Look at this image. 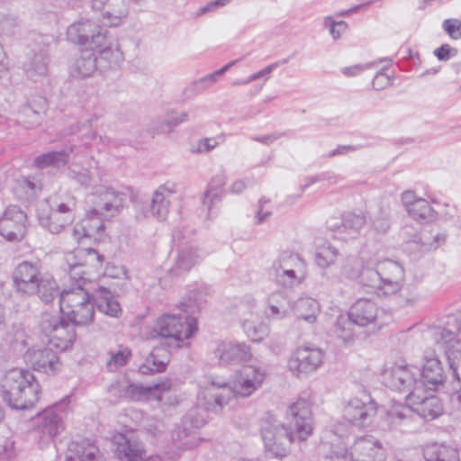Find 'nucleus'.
Instances as JSON below:
<instances>
[{
    "instance_id": "obj_8",
    "label": "nucleus",
    "mask_w": 461,
    "mask_h": 461,
    "mask_svg": "<svg viewBox=\"0 0 461 461\" xmlns=\"http://www.w3.org/2000/svg\"><path fill=\"white\" fill-rule=\"evenodd\" d=\"M434 339L443 348L453 380L456 382V384H453L451 401L461 404V380L457 371L461 361V339H457L454 332L440 328L435 330Z\"/></svg>"
},
{
    "instance_id": "obj_18",
    "label": "nucleus",
    "mask_w": 461,
    "mask_h": 461,
    "mask_svg": "<svg viewBox=\"0 0 461 461\" xmlns=\"http://www.w3.org/2000/svg\"><path fill=\"white\" fill-rule=\"evenodd\" d=\"M380 273V291L384 295H391L398 293L404 283V268L402 266L392 259H383L377 262Z\"/></svg>"
},
{
    "instance_id": "obj_21",
    "label": "nucleus",
    "mask_w": 461,
    "mask_h": 461,
    "mask_svg": "<svg viewBox=\"0 0 461 461\" xmlns=\"http://www.w3.org/2000/svg\"><path fill=\"white\" fill-rule=\"evenodd\" d=\"M348 316L356 325L365 327L371 323L382 326L384 321H380V314L385 315V312L379 309L375 303L369 299L360 298L357 300L348 311Z\"/></svg>"
},
{
    "instance_id": "obj_61",
    "label": "nucleus",
    "mask_w": 461,
    "mask_h": 461,
    "mask_svg": "<svg viewBox=\"0 0 461 461\" xmlns=\"http://www.w3.org/2000/svg\"><path fill=\"white\" fill-rule=\"evenodd\" d=\"M372 85L375 90L380 91L392 85V78L381 70L374 77Z\"/></svg>"
},
{
    "instance_id": "obj_54",
    "label": "nucleus",
    "mask_w": 461,
    "mask_h": 461,
    "mask_svg": "<svg viewBox=\"0 0 461 461\" xmlns=\"http://www.w3.org/2000/svg\"><path fill=\"white\" fill-rule=\"evenodd\" d=\"M67 176L70 180L75 181L84 188H88L92 184L90 171L86 168H81L79 170L68 169Z\"/></svg>"
},
{
    "instance_id": "obj_23",
    "label": "nucleus",
    "mask_w": 461,
    "mask_h": 461,
    "mask_svg": "<svg viewBox=\"0 0 461 461\" xmlns=\"http://www.w3.org/2000/svg\"><path fill=\"white\" fill-rule=\"evenodd\" d=\"M221 365H237L250 360V348L242 343L220 342L213 351Z\"/></svg>"
},
{
    "instance_id": "obj_19",
    "label": "nucleus",
    "mask_w": 461,
    "mask_h": 461,
    "mask_svg": "<svg viewBox=\"0 0 461 461\" xmlns=\"http://www.w3.org/2000/svg\"><path fill=\"white\" fill-rule=\"evenodd\" d=\"M350 461H384L385 450L377 438L371 435L358 438L350 447Z\"/></svg>"
},
{
    "instance_id": "obj_37",
    "label": "nucleus",
    "mask_w": 461,
    "mask_h": 461,
    "mask_svg": "<svg viewBox=\"0 0 461 461\" xmlns=\"http://www.w3.org/2000/svg\"><path fill=\"white\" fill-rule=\"evenodd\" d=\"M107 39L102 47H94L99 65L100 71H105L117 66L122 59V54L118 49H113Z\"/></svg>"
},
{
    "instance_id": "obj_15",
    "label": "nucleus",
    "mask_w": 461,
    "mask_h": 461,
    "mask_svg": "<svg viewBox=\"0 0 461 461\" xmlns=\"http://www.w3.org/2000/svg\"><path fill=\"white\" fill-rule=\"evenodd\" d=\"M377 411L376 402L370 395L362 398L354 397L344 407L343 417L357 427H366L372 423Z\"/></svg>"
},
{
    "instance_id": "obj_42",
    "label": "nucleus",
    "mask_w": 461,
    "mask_h": 461,
    "mask_svg": "<svg viewBox=\"0 0 461 461\" xmlns=\"http://www.w3.org/2000/svg\"><path fill=\"white\" fill-rule=\"evenodd\" d=\"M197 259L198 255L194 249H183L179 251L176 265L171 269V272L176 276L186 273L197 263Z\"/></svg>"
},
{
    "instance_id": "obj_63",
    "label": "nucleus",
    "mask_w": 461,
    "mask_h": 461,
    "mask_svg": "<svg viewBox=\"0 0 461 461\" xmlns=\"http://www.w3.org/2000/svg\"><path fill=\"white\" fill-rule=\"evenodd\" d=\"M291 131H283V132H274L272 134H267L264 136H255L251 137V140L265 145H270L278 139L285 136H291Z\"/></svg>"
},
{
    "instance_id": "obj_26",
    "label": "nucleus",
    "mask_w": 461,
    "mask_h": 461,
    "mask_svg": "<svg viewBox=\"0 0 461 461\" xmlns=\"http://www.w3.org/2000/svg\"><path fill=\"white\" fill-rule=\"evenodd\" d=\"M26 77L32 82H42L49 73V55L46 50H40L30 56L23 65Z\"/></svg>"
},
{
    "instance_id": "obj_33",
    "label": "nucleus",
    "mask_w": 461,
    "mask_h": 461,
    "mask_svg": "<svg viewBox=\"0 0 461 461\" xmlns=\"http://www.w3.org/2000/svg\"><path fill=\"white\" fill-rule=\"evenodd\" d=\"M168 364L167 351L161 348H155L139 367L142 375H153L164 372Z\"/></svg>"
},
{
    "instance_id": "obj_28",
    "label": "nucleus",
    "mask_w": 461,
    "mask_h": 461,
    "mask_svg": "<svg viewBox=\"0 0 461 461\" xmlns=\"http://www.w3.org/2000/svg\"><path fill=\"white\" fill-rule=\"evenodd\" d=\"M410 402L413 405V412H417L425 420H434L442 413V405L439 399L435 395L420 397L416 393V397L410 400Z\"/></svg>"
},
{
    "instance_id": "obj_51",
    "label": "nucleus",
    "mask_w": 461,
    "mask_h": 461,
    "mask_svg": "<svg viewBox=\"0 0 461 461\" xmlns=\"http://www.w3.org/2000/svg\"><path fill=\"white\" fill-rule=\"evenodd\" d=\"M77 207V202L76 197L72 195H67L64 201L58 203L55 208H51L57 212L63 214L68 219L75 221L76 218V211Z\"/></svg>"
},
{
    "instance_id": "obj_46",
    "label": "nucleus",
    "mask_w": 461,
    "mask_h": 461,
    "mask_svg": "<svg viewBox=\"0 0 461 461\" xmlns=\"http://www.w3.org/2000/svg\"><path fill=\"white\" fill-rule=\"evenodd\" d=\"M358 280L364 286L374 288L378 294H381V278L377 263L375 267L364 266Z\"/></svg>"
},
{
    "instance_id": "obj_53",
    "label": "nucleus",
    "mask_w": 461,
    "mask_h": 461,
    "mask_svg": "<svg viewBox=\"0 0 461 461\" xmlns=\"http://www.w3.org/2000/svg\"><path fill=\"white\" fill-rule=\"evenodd\" d=\"M128 379H119L113 382L107 388L109 395L115 402L126 400Z\"/></svg>"
},
{
    "instance_id": "obj_6",
    "label": "nucleus",
    "mask_w": 461,
    "mask_h": 461,
    "mask_svg": "<svg viewBox=\"0 0 461 461\" xmlns=\"http://www.w3.org/2000/svg\"><path fill=\"white\" fill-rule=\"evenodd\" d=\"M100 195L105 202L100 209L93 208L86 212V217L82 220L83 235L93 237L103 232L105 218L104 211L109 212L108 216H114L120 212L125 198L123 193L117 192L112 187H104V191H100Z\"/></svg>"
},
{
    "instance_id": "obj_10",
    "label": "nucleus",
    "mask_w": 461,
    "mask_h": 461,
    "mask_svg": "<svg viewBox=\"0 0 461 461\" xmlns=\"http://www.w3.org/2000/svg\"><path fill=\"white\" fill-rule=\"evenodd\" d=\"M419 385L420 390L436 392L444 387L447 374L443 363L433 349H427L423 352L421 365L419 368Z\"/></svg>"
},
{
    "instance_id": "obj_60",
    "label": "nucleus",
    "mask_w": 461,
    "mask_h": 461,
    "mask_svg": "<svg viewBox=\"0 0 461 461\" xmlns=\"http://www.w3.org/2000/svg\"><path fill=\"white\" fill-rule=\"evenodd\" d=\"M433 53L439 61H447L452 57L456 56L457 50L446 43L434 50Z\"/></svg>"
},
{
    "instance_id": "obj_31",
    "label": "nucleus",
    "mask_w": 461,
    "mask_h": 461,
    "mask_svg": "<svg viewBox=\"0 0 461 461\" xmlns=\"http://www.w3.org/2000/svg\"><path fill=\"white\" fill-rule=\"evenodd\" d=\"M319 312L320 304L312 297H300L293 302L292 315L295 316L297 319L313 323Z\"/></svg>"
},
{
    "instance_id": "obj_49",
    "label": "nucleus",
    "mask_w": 461,
    "mask_h": 461,
    "mask_svg": "<svg viewBox=\"0 0 461 461\" xmlns=\"http://www.w3.org/2000/svg\"><path fill=\"white\" fill-rule=\"evenodd\" d=\"M339 256L338 249L333 246L320 248L315 253V263L322 268L333 264Z\"/></svg>"
},
{
    "instance_id": "obj_40",
    "label": "nucleus",
    "mask_w": 461,
    "mask_h": 461,
    "mask_svg": "<svg viewBox=\"0 0 461 461\" xmlns=\"http://www.w3.org/2000/svg\"><path fill=\"white\" fill-rule=\"evenodd\" d=\"M304 261L296 253L285 250L282 251L277 258L273 262L271 269L274 273L281 272L286 269L303 268Z\"/></svg>"
},
{
    "instance_id": "obj_38",
    "label": "nucleus",
    "mask_w": 461,
    "mask_h": 461,
    "mask_svg": "<svg viewBox=\"0 0 461 461\" xmlns=\"http://www.w3.org/2000/svg\"><path fill=\"white\" fill-rule=\"evenodd\" d=\"M69 160V153L66 150L49 151L37 156L33 160V167L45 169L49 167L59 168L65 167Z\"/></svg>"
},
{
    "instance_id": "obj_59",
    "label": "nucleus",
    "mask_w": 461,
    "mask_h": 461,
    "mask_svg": "<svg viewBox=\"0 0 461 461\" xmlns=\"http://www.w3.org/2000/svg\"><path fill=\"white\" fill-rule=\"evenodd\" d=\"M442 27L453 40L461 39V21L457 19H446Z\"/></svg>"
},
{
    "instance_id": "obj_34",
    "label": "nucleus",
    "mask_w": 461,
    "mask_h": 461,
    "mask_svg": "<svg viewBox=\"0 0 461 461\" xmlns=\"http://www.w3.org/2000/svg\"><path fill=\"white\" fill-rule=\"evenodd\" d=\"M293 302L282 292L272 294L268 297L267 315L274 320H282L292 315Z\"/></svg>"
},
{
    "instance_id": "obj_50",
    "label": "nucleus",
    "mask_w": 461,
    "mask_h": 461,
    "mask_svg": "<svg viewBox=\"0 0 461 461\" xmlns=\"http://www.w3.org/2000/svg\"><path fill=\"white\" fill-rule=\"evenodd\" d=\"M150 394V387L139 383H131L128 380L126 400L140 402L148 398Z\"/></svg>"
},
{
    "instance_id": "obj_30",
    "label": "nucleus",
    "mask_w": 461,
    "mask_h": 461,
    "mask_svg": "<svg viewBox=\"0 0 461 461\" xmlns=\"http://www.w3.org/2000/svg\"><path fill=\"white\" fill-rule=\"evenodd\" d=\"M225 183L226 176L224 173L216 174L209 182L202 198V203L207 208L209 215L212 213L213 206L221 201Z\"/></svg>"
},
{
    "instance_id": "obj_57",
    "label": "nucleus",
    "mask_w": 461,
    "mask_h": 461,
    "mask_svg": "<svg viewBox=\"0 0 461 461\" xmlns=\"http://www.w3.org/2000/svg\"><path fill=\"white\" fill-rule=\"evenodd\" d=\"M21 113L24 117H29L30 120H23V124L26 128H34L40 124L41 114L29 104H25L22 107Z\"/></svg>"
},
{
    "instance_id": "obj_56",
    "label": "nucleus",
    "mask_w": 461,
    "mask_h": 461,
    "mask_svg": "<svg viewBox=\"0 0 461 461\" xmlns=\"http://www.w3.org/2000/svg\"><path fill=\"white\" fill-rule=\"evenodd\" d=\"M238 60H233L223 66L221 68L214 71L213 73L203 77L199 82L196 83L197 87L205 88L212 86L218 80V77L222 76L228 71Z\"/></svg>"
},
{
    "instance_id": "obj_48",
    "label": "nucleus",
    "mask_w": 461,
    "mask_h": 461,
    "mask_svg": "<svg viewBox=\"0 0 461 461\" xmlns=\"http://www.w3.org/2000/svg\"><path fill=\"white\" fill-rule=\"evenodd\" d=\"M247 337L254 342L261 341L267 335V327L261 323H256L252 321H245L242 324Z\"/></svg>"
},
{
    "instance_id": "obj_29",
    "label": "nucleus",
    "mask_w": 461,
    "mask_h": 461,
    "mask_svg": "<svg viewBox=\"0 0 461 461\" xmlns=\"http://www.w3.org/2000/svg\"><path fill=\"white\" fill-rule=\"evenodd\" d=\"M413 416L412 407L393 401L391 407L385 412L384 421L389 429H395L408 424Z\"/></svg>"
},
{
    "instance_id": "obj_14",
    "label": "nucleus",
    "mask_w": 461,
    "mask_h": 461,
    "mask_svg": "<svg viewBox=\"0 0 461 461\" xmlns=\"http://www.w3.org/2000/svg\"><path fill=\"white\" fill-rule=\"evenodd\" d=\"M324 352L313 346H302L291 355L288 360L289 370L297 377L315 372L322 364Z\"/></svg>"
},
{
    "instance_id": "obj_5",
    "label": "nucleus",
    "mask_w": 461,
    "mask_h": 461,
    "mask_svg": "<svg viewBox=\"0 0 461 461\" xmlns=\"http://www.w3.org/2000/svg\"><path fill=\"white\" fill-rule=\"evenodd\" d=\"M266 378V372L254 366H245L240 371L237 381L233 385L228 386L227 384L219 385L215 391L213 388L208 389L205 399V410L212 412H219L228 404L231 393L236 397H249L259 387H261Z\"/></svg>"
},
{
    "instance_id": "obj_39",
    "label": "nucleus",
    "mask_w": 461,
    "mask_h": 461,
    "mask_svg": "<svg viewBox=\"0 0 461 461\" xmlns=\"http://www.w3.org/2000/svg\"><path fill=\"white\" fill-rule=\"evenodd\" d=\"M165 191V185L159 186L158 189L154 192L149 205V212L158 221H164L168 214L169 200L164 194Z\"/></svg>"
},
{
    "instance_id": "obj_9",
    "label": "nucleus",
    "mask_w": 461,
    "mask_h": 461,
    "mask_svg": "<svg viewBox=\"0 0 461 461\" xmlns=\"http://www.w3.org/2000/svg\"><path fill=\"white\" fill-rule=\"evenodd\" d=\"M69 402V396H65L38 415L35 420V431L41 440H51L64 429L63 414Z\"/></svg>"
},
{
    "instance_id": "obj_20",
    "label": "nucleus",
    "mask_w": 461,
    "mask_h": 461,
    "mask_svg": "<svg viewBox=\"0 0 461 461\" xmlns=\"http://www.w3.org/2000/svg\"><path fill=\"white\" fill-rule=\"evenodd\" d=\"M114 453L121 461H144L145 450L142 443L135 438L133 432L117 433L113 438Z\"/></svg>"
},
{
    "instance_id": "obj_52",
    "label": "nucleus",
    "mask_w": 461,
    "mask_h": 461,
    "mask_svg": "<svg viewBox=\"0 0 461 461\" xmlns=\"http://www.w3.org/2000/svg\"><path fill=\"white\" fill-rule=\"evenodd\" d=\"M364 264L361 259L349 257L347 258L343 267L342 274L348 279L356 280L361 276Z\"/></svg>"
},
{
    "instance_id": "obj_12",
    "label": "nucleus",
    "mask_w": 461,
    "mask_h": 461,
    "mask_svg": "<svg viewBox=\"0 0 461 461\" xmlns=\"http://www.w3.org/2000/svg\"><path fill=\"white\" fill-rule=\"evenodd\" d=\"M53 348L49 344L44 347L28 348L25 353L26 362L34 371L49 376H55L61 372L63 363L59 356L61 351Z\"/></svg>"
},
{
    "instance_id": "obj_3",
    "label": "nucleus",
    "mask_w": 461,
    "mask_h": 461,
    "mask_svg": "<svg viewBox=\"0 0 461 461\" xmlns=\"http://www.w3.org/2000/svg\"><path fill=\"white\" fill-rule=\"evenodd\" d=\"M200 307L201 303L192 293L188 300L179 303L181 313H164L156 320L152 329L154 337L169 340V347L181 348L184 340L192 338L198 330L196 319L192 314Z\"/></svg>"
},
{
    "instance_id": "obj_7",
    "label": "nucleus",
    "mask_w": 461,
    "mask_h": 461,
    "mask_svg": "<svg viewBox=\"0 0 461 461\" xmlns=\"http://www.w3.org/2000/svg\"><path fill=\"white\" fill-rule=\"evenodd\" d=\"M65 316L44 312L40 321L41 332L49 338L48 344L59 351L71 348L76 340L75 327Z\"/></svg>"
},
{
    "instance_id": "obj_36",
    "label": "nucleus",
    "mask_w": 461,
    "mask_h": 461,
    "mask_svg": "<svg viewBox=\"0 0 461 461\" xmlns=\"http://www.w3.org/2000/svg\"><path fill=\"white\" fill-rule=\"evenodd\" d=\"M67 219L66 216L52 209L49 212H41L38 213L40 225L53 234L60 233L65 228L73 223L74 221Z\"/></svg>"
},
{
    "instance_id": "obj_25",
    "label": "nucleus",
    "mask_w": 461,
    "mask_h": 461,
    "mask_svg": "<svg viewBox=\"0 0 461 461\" xmlns=\"http://www.w3.org/2000/svg\"><path fill=\"white\" fill-rule=\"evenodd\" d=\"M366 219L363 213L345 212L339 224L330 225L335 236L341 240L356 238L366 225Z\"/></svg>"
},
{
    "instance_id": "obj_2",
    "label": "nucleus",
    "mask_w": 461,
    "mask_h": 461,
    "mask_svg": "<svg viewBox=\"0 0 461 461\" xmlns=\"http://www.w3.org/2000/svg\"><path fill=\"white\" fill-rule=\"evenodd\" d=\"M95 308L100 312L118 318L122 308L113 294L104 286H98L93 294L81 286L69 287L60 293L59 309L63 316L78 327L92 324Z\"/></svg>"
},
{
    "instance_id": "obj_24",
    "label": "nucleus",
    "mask_w": 461,
    "mask_h": 461,
    "mask_svg": "<svg viewBox=\"0 0 461 461\" xmlns=\"http://www.w3.org/2000/svg\"><path fill=\"white\" fill-rule=\"evenodd\" d=\"M102 454L94 440L80 438L69 443L66 461H101Z\"/></svg>"
},
{
    "instance_id": "obj_16",
    "label": "nucleus",
    "mask_w": 461,
    "mask_h": 461,
    "mask_svg": "<svg viewBox=\"0 0 461 461\" xmlns=\"http://www.w3.org/2000/svg\"><path fill=\"white\" fill-rule=\"evenodd\" d=\"M43 276L38 262L23 261L13 272L14 288L22 295H35L37 284Z\"/></svg>"
},
{
    "instance_id": "obj_17",
    "label": "nucleus",
    "mask_w": 461,
    "mask_h": 461,
    "mask_svg": "<svg viewBox=\"0 0 461 461\" xmlns=\"http://www.w3.org/2000/svg\"><path fill=\"white\" fill-rule=\"evenodd\" d=\"M26 213L18 205H10L0 218V235L8 241H20L26 232Z\"/></svg>"
},
{
    "instance_id": "obj_43",
    "label": "nucleus",
    "mask_w": 461,
    "mask_h": 461,
    "mask_svg": "<svg viewBox=\"0 0 461 461\" xmlns=\"http://www.w3.org/2000/svg\"><path fill=\"white\" fill-rule=\"evenodd\" d=\"M407 212L413 220L420 222H429L437 218V212L423 198L412 203Z\"/></svg>"
},
{
    "instance_id": "obj_44",
    "label": "nucleus",
    "mask_w": 461,
    "mask_h": 461,
    "mask_svg": "<svg viewBox=\"0 0 461 461\" xmlns=\"http://www.w3.org/2000/svg\"><path fill=\"white\" fill-rule=\"evenodd\" d=\"M106 360V369L109 372H116L126 366L131 358V350L128 347L120 345L116 350H109Z\"/></svg>"
},
{
    "instance_id": "obj_45",
    "label": "nucleus",
    "mask_w": 461,
    "mask_h": 461,
    "mask_svg": "<svg viewBox=\"0 0 461 461\" xmlns=\"http://www.w3.org/2000/svg\"><path fill=\"white\" fill-rule=\"evenodd\" d=\"M354 324L348 315H339L335 322L334 332L343 342L350 341L354 338Z\"/></svg>"
},
{
    "instance_id": "obj_41",
    "label": "nucleus",
    "mask_w": 461,
    "mask_h": 461,
    "mask_svg": "<svg viewBox=\"0 0 461 461\" xmlns=\"http://www.w3.org/2000/svg\"><path fill=\"white\" fill-rule=\"evenodd\" d=\"M37 286L35 294L45 303H51L58 295L60 296L56 280L48 274H44Z\"/></svg>"
},
{
    "instance_id": "obj_64",
    "label": "nucleus",
    "mask_w": 461,
    "mask_h": 461,
    "mask_svg": "<svg viewBox=\"0 0 461 461\" xmlns=\"http://www.w3.org/2000/svg\"><path fill=\"white\" fill-rule=\"evenodd\" d=\"M269 203L268 199H266L265 197H262L258 201V209L256 212V223L261 224L263 223L270 215L271 211L264 210V206L266 203Z\"/></svg>"
},
{
    "instance_id": "obj_1",
    "label": "nucleus",
    "mask_w": 461,
    "mask_h": 461,
    "mask_svg": "<svg viewBox=\"0 0 461 461\" xmlns=\"http://www.w3.org/2000/svg\"><path fill=\"white\" fill-rule=\"evenodd\" d=\"M287 425L271 413H266L260 423V433L267 455L283 459L294 440L303 441L312 433L313 420L311 404L303 399L293 402L286 411Z\"/></svg>"
},
{
    "instance_id": "obj_13",
    "label": "nucleus",
    "mask_w": 461,
    "mask_h": 461,
    "mask_svg": "<svg viewBox=\"0 0 461 461\" xmlns=\"http://www.w3.org/2000/svg\"><path fill=\"white\" fill-rule=\"evenodd\" d=\"M107 30L90 20L75 22L67 30V36L71 42L91 47H102L106 41Z\"/></svg>"
},
{
    "instance_id": "obj_32",
    "label": "nucleus",
    "mask_w": 461,
    "mask_h": 461,
    "mask_svg": "<svg viewBox=\"0 0 461 461\" xmlns=\"http://www.w3.org/2000/svg\"><path fill=\"white\" fill-rule=\"evenodd\" d=\"M422 453L425 461H460L458 451L446 444H427Z\"/></svg>"
},
{
    "instance_id": "obj_58",
    "label": "nucleus",
    "mask_w": 461,
    "mask_h": 461,
    "mask_svg": "<svg viewBox=\"0 0 461 461\" xmlns=\"http://www.w3.org/2000/svg\"><path fill=\"white\" fill-rule=\"evenodd\" d=\"M324 25L329 29L330 33L333 39L337 40L340 37L341 33L344 32L348 24L344 21H334L331 17H326L324 20Z\"/></svg>"
},
{
    "instance_id": "obj_62",
    "label": "nucleus",
    "mask_w": 461,
    "mask_h": 461,
    "mask_svg": "<svg viewBox=\"0 0 461 461\" xmlns=\"http://www.w3.org/2000/svg\"><path fill=\"white\" fill-rule=\"evenodd\" d=\"M278 67V64H270L265 68L250 75L247 79L242 80L240 82H235L234 85H247L249 84L255 80H258L260 77L268 76L273 72L274 69H276Z\"/></svg>"
},
{
    "instance_id": "obj_35",
    "label": "nucleus",
    "mask_w": 461,
    "mask_h": 461,
    "mask_svg": "<svg viewBox=\"0 0 461 461\" xmlns=\"http://www.w3.org/2000/svg\"><path fill=\"white\" fill-rule=\"evenodd\" d=\"M128 15V4L126 0H107L104 10V24L106 26H118Z\"/></svg>"
},
{
    "instance_id": "obj_11",
    "label": "nucleus",
    "mask_w": 461,
    "mask_h": 461,
    "mask_svg": "<svg viewBox=\"0 0 461 461\" xmlns=\"http://www.w3.org/2000/svg\"><path fill=\"white\" fill-rule=\"evenodd\" d=\"M383 384L389 389L406 393L405 399L410 401L420 391L415 373L407 366H396L382 374Z\"/></svg>"
},
{
    "instance_id": "obj_47",
    "label": "nucleus",
    "mask_w": 461,
    "mask_h": 461,
    "mask_svg": "<svg viewBox=\"0 0 461 461\" xmlns=\"http://www.w3.org/2000/svg\"><path fill=\"white\" fill-rule=\"evenodd\" d=\"M188 120V113L182 112L179 114L172 113L167 117L158 122L155 130L158 133H169L174 131L180 123L185 122Z\"/></svg>"
},
{
    "instance_id": "obj_55",
    "label": "nucleus",
    "mask_w": 461,
    "mask_h": 461,
    "mask_svg": "<svg viewBox=\"0 0 461 461\" xmlns=\"http://www.w3.org/2000/svg\"><path fill=\"white\" fill-rule=\"evenodd\" d=\"M303 268L286 269L281 272L274 273L278 283L285 286H294L296 284H300L301 281L297 277L296 272Z\"/></svg>"
},
{
    "instance_id": "obj_27",
    "label": "nucleus",
    "mask_w": 461,
    "mask_h": 461,
    "mask_svg": "<svg viewBox=\"0 0 461 461\" xmlns=\"http://www.w3.org/2000/svg\"><path fill=\"white\" fill-rule=\"evenodd\" d=\"M97 69H99V65L94 47L86 48L81 50L80 56L75 60L71 75L74 77L85 78L92 76Z\"/></svg>"
},
{
    "instance_id": "obj_4",
    "label": "nucleus",
    "mask_w": 461,
    "mask_h": 461,
    "mask_svg": "<svg viewBox=\"0 0 461 461\" xmlns=\"http://www.w3.org/2000/svg\"><path fill=\"white\" fill-rule=\"evenodd\" d=\"M3 401L14 410L32 408L41 393L40 383L29 370L13 368L1 380Z\"/></svg>"
},
{
    "instance_id": "obj_22",
    "label": "nucleus",
    "mask_w": 461,
    "mask_h": 461,
    "mask_svg": "<svg viewBox=\"0 0 461 461\" xmlns=\"http://www.w3.org/2000/svg\"><path fill=\"white\" fill-rule=\"evenodd\" d=\"M83 256L87 257V260L85 263L68 262V271L71 281L70 287L81 286L82 288H85L86 284L89 281V277L86 276V271L83 268L86 264L102 266L104 260V257L92 248L83 249L77 252V258Z\"/></svg>"
}]
</instances>
